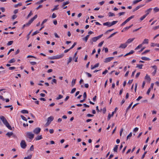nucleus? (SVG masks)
Returning a JSON list of instances; mask_svg holds the SVG:
<instances>
[{
	"instance_id": "obj_1",
	"label": "nucleus",
	"mask_w": 159,
	"mask_h": 159,
	"mask_svg": "<svg viewBox=\"0 0 159 159\" xmlns=\"http://www.w3.org/2000/svg\"><path fill=\"white\" fill-rule=\"evenodd\" d=\"M0 119L3 124L9 129H10V125L6 118L3 116H0Z\"/></svg>"
},
{
	"instance_id": "obj_2",
	"label": "nucleus",
	"mask_w": 159,
	"mask_h": 159,
	"mask_svg": "<svg viewBox=\"0 0 159 159\" xmlns=\"http://www.w3.org/2000/svg\"><path fill=\"white\" fill-rule=\"evenodd\" d=\"M64 56V54H62L59 55L54 56L51 57H49L48 59L49 60L57 59L62 57Z\"/></svg>"
},
{
	"instance_id": "obj_3",
	"label": "nucleus",
	"mask_w": 159,
	"mask_h": 159,
	"mask_svg": "<svg viewBox=\"0 0 159 159\" xmlns=\"http://www.w3.org/2000/svg\"><path fill=\"white\" fill-rule=\"evenodd\" d=\"M54 117L52 116H50L48 117L47 119V121L45 124V126L46 127L48 126L50 124L51 122L53 120Z\"/></svg>"
},
{
	"instance_id": "obj_4",
	"label": "nucleus",
	"mask_w": 159,
	"mask_h": 159,
	"mask_svg": "<svg viewBox=\"0 0 159 159\" xmlns=\"http://www.w3.org/2000/svg\"><path fill=\"white\" fill-rule=\"evenodd\" d=\"M26 136L30 139H32L34 137V134L32 132H27L26 133Z\"/></svg>"
},
{
	"instance_id": "obj_5",
	"label": "nucleus",
	"mask_w": 159,
	"mask_h": 159,
	"mask_svg": "<svg viewBox=\"0 0 159 159\" xmlns=\"http://www.w3.org/2000/svg\"><path fill=\"white\" fill-rule=\"evenodd\" d=\"M37 15H35L32 18H31L30 20L28 22V23H27L26 24V26H29L33 22L34 20L37 18Z\"/></svg>"
},
{
	"instance_id": "obj_6",
	"label": "nucleus",
	"mask_w": 159,
	"mask_h": 159,
	"mask_svg": "<svg viewBox=\"0 0 159 159\" xmlns=\"http://www.w3.org/2000/svg\"><path fill=\"white\" fill-rule=\"evenodd\" d=\"M20 145L21 148H25L27 146L26 143L24 140H22L20 143Z\"/></svg>"
},
{
	"instance_id": "obj_7",
	"label": "nucleus",
	"mask_w": 159,
	"mask_h": 159,
	"mask_svg": "<svg viewBox=\"0 0 159 159\" xmlns=\"http://www.w3.org/2000/svg\"><path fill=\"white\" fill-rule=\"evenodd\" d=\"M117 110V107H116L115 108V111L112 112V114L111 115L110 114H109L107 119L108 120H110V118L111 117H112L113 116L114 113L115 112H116V111Z\"/></svg>"
},
{
	"instance_id": "obj_8",
	"label": "nucleus",
	"mask_w": 159,
	"mask_h": 159,
	"mask_svg": "<svg viewBox=\"0 0 159 159\" xmlns=\"http://www.w3.org/2000/svg\"><path fill=\"white\" fill-rule=\"evenodd\" d=\"M41 129L37 127L33 130L34 133L36 134H38L40 131Z\"/></svg>"
},
{
	"instance_id": "obj_9",
	"label": "nucleus",
	"mask_w": 159,
	"mask_h": 159,
	"mask_svg": "<svg viewBox=\"0 0 159 159\" xmlns=\"http://www.w3.org/2000/svg\"><path fill=\"white\" fill-rule=\"evenodd\" d=\"M114 58L113 57L107 58L105 59L104 62L105 63L109 62L113 59Z\"/></svg>"
},
{
	"instance_id": "obj_10",
	"label": "nucleus",
	"mask_w": 159,
	"mask_h": 159,
	"mask_svg": "<svg viewBox=\"0 0 159 159\" xmlns=\"http://www.w3.org/2000/svg\"><path fill=\"white\" fill-rule=\"evenodd\" d=\"M127 44L125 42V43L123 44H121L119 48H123L124 49L126 48V47L127 46Z\"/></svg>"
},
{
	"instance_id": "obj_11",
	"label": "nucleus",
	"mask_w": 159,
	"mask_h": 159,
	"mask_svg": "<svg viewBox=\"0 0 159 159\" xmlns=\"http://www.w3.org/2000/svg\"><path fill=\"white\" fill-rule=\"evenodd\" d=\"M144 6V5H139L138 6H137L133 10V12H134L135 11L137 10H138L140 7H142Z\"/></svg>"
},
{
	"instance_id": "obj_12",
	"label": "nucleus",
	"mask_w": 159,
	"mask_h": 159,
	"mask_svg": "<svg viewBox=\"0 0 159 159\" xmlns=\"http://www.w3.org/2000/svg\"><path fill=\"white\" fill-rule=\"evenodd\" d=\"M47 21V19H45L42 22L41 25L42 26V27L40 28L39 29V30H41L44 27V26L43 25V24H44Z\"/></svg>"
},
{
	"instance_id": "obj_13",
	"label": "nucleus",
	"mask_w": 159,
	"mask_h": 159,
	"mask_svg": "<svg viewBox=\"0 0 159 159\" xmlns=\"http://www.w3.org/2000/svg\"><path fill=\"white\" fill-rule=\"evenodd\" d=\"M152 10V8H149V9H148V10H146L145 11V12L146 13V14H145L146 16H147L149 14V13Z\"/></svg>"
},
{
	"instance_id": "obj_14",
	"label": "nucleus",
	"mask_w": 159,
	"mask_h": 159,
	"mask_svg": "<svg viewBox=\"0 0 159 159\" xmlns=\"http://www.w3.org/2000/svg\"><path fill=\"white\" fill-rule=\"evenodd\" d=\"M134 39V38H133L132 39H129L127 40L126 43L128 44V43H129L131 42H132Z\"/></svg>"
},
{
	"instance_id": "obj_15",
	"label": "nucleus",
	"mask_w": 159,
	"mask_h": 159,
	"mask_svg": "<svg viewBox=\"0 0 159 159\" xmlns=\"http://www.w3.org/2000/svg\"><path fill=\"white\" fill-rule=\"evenodd\" d=\"M99 63H97L94 66H93L92 65L91 66V69H94L95 68L97 67L99 65Z\"/></svg>"
},
{
	"instance_id": "obj_16",
	"label": "nucleus",
	"mask_w": 159,
	"mask_h": 159,
	"mask_svg": "<svg viewBox=\"0 0 159 159\" xmlns=\"http://www.w3.org/2000/svg\"><path fill=\"white\" fill-rule=\"evenodd\" d=\"M145 79L146 80H147L149 81H150L151 80V79L150 76L148 74H146V76H145Z\"/></svg>"
},
{
	"instance_id": "obj_17",
	"label": "nucleus",
	"mask_w": 159,
	"mask_h": 159,
	"mask_svg": "<svg viewBox=\"0 0 159 159\" xmlns=\"http://www.w3.org/2000/svg\"><path fill=\"white\" fill-rule=\"evenodd\" d=\"M148 40L147 39H145L143 42L142 43V45L144 44H148Z\"/></svg>"
},
{
	"instance_id": "obj_18",
	"label": "nucleus",
	"mask_w": 159,
	"mask_h": 159,
	"mask_svg": "<svg viewBox=\"0 0 159 159\" xmlns=\"http://www.w3.org/2000/svg\"><path fill=\"white\" fill-rule=\"evenodd\" d=\"M104 25H107L109 27L111 26V22H106L103 23Z\"/></svg>"
},
{
	"instance_id": "obj_19",
	"label": "nucleus",
	"mask_w": 159,
	"mask_h": 159,
	"mask_svg": "<svg viewBox=\"0 0 159 159\" xmlns=\"http://www.w3.org/2000/svg\"><path fill=\"white\" fill-rule=\"evenodd\" d=\"M42 137L41 135H38L35 138V139L36 140H38L42 139Z\"/></svg>"
},
{
	"instance_id": "obj_20",
	"label": "nucleus",
	"mask_w": 159,
	"mask_h": 159,
	"mask_svg": "<svg viewBox=\"0 0 159 159\" xmlns=\"http://www.w3.org/2000/svg\"><path fill=\"white\" fill-rule=\"evenodd\" d=\"M134 52V51L133 50H131L130 52L126 53L124 55V57L128 56L129 55H130L131 54H133Z\"/></svg>"
},
{
	"instance_id": "obj_21",
	"label": "nucleus",
	"mask_w": 159,
	"mask_h": 159,
	"mask_svg": "<svg viewBox=\"0 0 159 159\" xmlns=\"http://www.w3.org/2000/svg\"><path fill=\"white\" fill-rule=\"evenodd\" d=\"M141 59L144 61H149L150 60L149 58L146 57H141Z\"/></svg>"
},
{
	"instance_id": "obj_22",
	"label": "nucleus",
	"mask_w": 159,
	"mask_h": 159,
	"mask_svg": "<svg viewBox=\"0 0 159 159\" xmlns=\"http://www.w3.org/2000/svg\"><path fill=\"white\" fill-rule=\"evenodd\" d=\"M151 46L152 47H154V46H157L159 47V44L152 43H151Z\"/></svg>"
},
{
	"instance_id": "obj_23",
	"label": "nucleus",
	"mask_w": 159,
	"mask_h": 159,
	"mask_svg": "<svg viewBox=\"0 0 159 159\" xmlns=\"http://www.w3.org/2000/svg\"><path fill=\"white\" fill-rule=\"evenodd\" d=\"M134 16H132L128 18L126 20V21L128 22L131 19L134 18Z\"/></svg>"
},
{
	"instance_id": "obj_24",
	"label": "nucleus",
	"mask_w": 159,
	"mask_h": 159,
	"mask_svg": "<svg viewBox=\"0 0 159 159\" xmlns=\"http://www.w3.org/2000/svg\"><path fill=\"white\" fill-rule=\"evenodd\" d=\"M134 16H132L128 18L126 20V21L128 22L131 19L134 18Z\"/></svg>"
},
{
	"instance_id": "obj_25",
	"label": "nucleus",
	"mask_w": 159,
	"mask_h": 159,
	"mask_svg": "<svg viewBox=\"0 0 159 159\" xmlns=\"http://www.w3.org/2000/svg\"><path fill=\"white\" fill-rule=\"evenodd\" d=\"M134 16H132L128 18L126 20V21L128 22L131 19L134 18Z\"/></svg>"
},
{
	"instance_id": "obj_26",
	"label": "nucleus",
	"mask_w": 159,
	"mask_h": 159,
	"mask_svg": "<svg viewBox=\"0 0 159 159\" xmlns=\"http://www.w3.org/2000/svg\"><path fill=\"white\" fill-rule=\"evenodd\" d=\"M118 145H116L115 146V147L113 149V151L115 152H117V150L118 148Z\"/></svg>"
},
{
	"instance_id": "obj_27",
	"label": "nucleus",
	"mask_w": 159,
	"mask_h": 159,
	"mask_svg": "<svg viewBox=\"0 0 159 159\" xmlns=\"http://www.w3.org/2000/svg\"><path fill=\"white\" fill-rule=\"evenodd\" d=\"M21 112L22 113H23V114H25V113L27 114L29 112L28 111L25 110H22L21 111Z\"/></svg>"
},
{
	"instance_id": "obj_28",
	"label": "nucleus",
	"mask_w": 159,
	"mask_h": 159,
	"mask_svg": "<svg viewBox=\"0 0 159 159\" xmlns=\"http://www.w3.org/2000/svg\"><path fill=\"white\" fill-rule=\"evenodd\" d=\"M69 3V2L68 1H67L66 2H64L63 3L62 7H63V6H65L66 5L68 4Z\"/></svg>"
},
{
	"instance_id": "obj_29",
	"label": "nucleus",
	"mask_w": 159,
	"mask_h": 159,
	"mask_svg": "<svg viewBox=\"0 0 159 159\" xmlns=\"http://www.w3.org/2000/svg\"><path fill=\"white\" fill-rule=\"evenodd\" d=\"M143 66V64H138L137 65L136 67L139 68V69H142Z\"/></svg>"
},
{
	"instance_id": "obj_30",
	"label": "nucleus",
	"mask_w": 159,
	"mask_h": 159,
	"mask_svg": "<svg viewBox=\"0 0 159 159\" xmlns=\"http://www.w3.org/2000/svg\"><path fill=\"white\" fill-rule=\"evenodd\" d=\"M76 82V79H73L71 82V85L72 86H73L75 84Z\"/></svg>"
},
{
	"instance_id": "obj_31",
	"label": "nucleus",
	"mask_w": 159,
	"mask_h": 159,
	"mask_svg": "<svg viewBox=\"0 0 159 159\" xmlns=\"http://www.w3.org/2000/svg\"><path fill=\"white\" fill-rule=\"evenodd\" d=\"M22 5V4L20 2L19 3L15 5L14 7H18V6H20Z\"/></svg>"
},
{
	"instance_id": "obj_32",
	"label": "nucleus",
	"mask_w": 159,
	"mask_h": 159,
	"mask_svg": "<svg viewBox=\"0 0 159 159\" xmlns=\"http://www.w3.org/2000/svg\"><path fill=\"white\" fill-rule=\"evenodd\" d=\"M32 155L30 154L27 157H25L24 159H30L32 158Z\"/></svg>"
},
{
	"instance_id": "obj_33",
	"label": "nucleus",
	"mask_w": 159,
	"mask_h": 159,
	"mask_svg": "<svg viewBox=\"0 0 159 159\" xmlns=\"http://www.w3.org/2000/svg\"><path fill=\"white\" fill-rule=\"evenodd\" d=\"M153 10L155 12H157L159 11V8H158L157 7H155L153 9Z\"/></svg>"
},
{
	"instance_id": "obj_34",
	"label": "nucleus",
	"mask_w": 159,
	"mask_h": 159,
	"mask_svg": "<svg viewBox=\"0 0 159 159\" xmlns=\"http://www.w3.org/2000/svg\"><path fill=\"white\" fill-rule=\"evenodd\" d=\"M21 116V119L23 120H25L26 121H27V119H26V118L24 116H23V115H21L20 116Z\"/></svg>"
},
{
	"instance_id": "obj_35",
	"label": "nucleus",
	"mask_w": 159,
	"mask_h": 159,
	"mask_svg": "<svg viewBox=\"0 0 159 159\" xmlns=\"http://www.w3.org/2000/svg\"><path fill=\"white\" fill-rule=\"evenodd\" d=\"M63 96L61 95H59L58 97L57 98H56V100H58L59 99H60L62 98H63Z\"/></svg>"
},
{
	"instance_id": "obj_36",
	"label": "nucleus",
	"mask_w": 159,
	"mask_h": 159,
	"mask_svg": "<svg viewBox=\"0 0 159 159\" xmlns=\"http://www.w3.org/2000/svg\"><path fill=\"white\" fill-rule=\"evenodd\" d=\"M132 133L131 132L129 133V134L127 136V140H128L129 139H130V138L132 136Z\"/></svg>"
},
{
	"instance_id": "obj_37",
	"label": "nucleus",
	"mask_w": 159,
	"mask_h": 159,
	"mask_svg": "<svg viewBox=\"0 0 159 159\" xmlns=\"http://www.w3.org/2000/svg\"><path fill=\"white\" fill-rule=\"evenodd\" d=\"M58 6L59 5H57L56 6H55V7L52 10V11H53L55 10H58Z\"/></svg>"
},
{
	"instance_id": "obj_38",
	"label": "nucleus",
	"mask_w": 159,
	"mask_h": 159,
	"mask_svg": "<svg viewBox=\"0 0 159 159\" xmlns=\"http://www.w3.org/2000/svg\"><path fill=\"white\" fill-rule=\"evenodd\" d=\"M117 32H115L113 34H111L108 38V39H110V38L112 37H113L114 35H115Z\"/></svg>"
},
{
	"instance_id": "obj_39",
	"label": "nucleus",
	"mask_w": 159,
	"mask_h": 159,
	"mask_svg": "<svg viewBox=\"0 0 159 159\" xmlns=\"http://www.w3.org/2000/svg\"><path fill=\"white\" fill-rule=\"evenodd\" d=\"M108 15H109V16H115V15L113 13H112L111 12H110L108 13Z\"/></svg>"
},
{
	"instance_id": "obj_40",
	"label": "nucleus",
	"mask_w": 159,
	"mask_h": 159,
	"mask_svg": "<svg viewBox=\"0 0 159 159\" xmlns=\"http://www.w3.org/2000/svg\"><path fill=\"white\" fill-rule=\"evenodd\" d=\"M33 13H32V11H31L29 14L28 15L27 17V18L28 19L31 16H32L33 15Z\"/></svg>"
},
{
	"instance_id": "obj_41",
	"label": "nucleus",
	"mask_w": 159,
	"mask_h": 159,
	"mask_svg": "<svg viewBox=\"0 0 159 159\" xmlns=\"http://www.w3.org/2000/svg\"><path fill=\"white\" fill-rule=\"evenodd\" d=\"M118 22V21H114L111 23V26L114 25Z\"/></svg>"
},
{
	"instance_id": "obj_42",
	"label": "nucleus",
	"mask_w": 159,
	"mask_h": 159,
	"mask_svg": "<svg viewBox=\"0 0 159 159\" xmlns=\"http://www.w3.org/2000/svg\"><path fill=\"white\" fill-rule=\"evenodd\" d=\"M143 46V45L141 43L140 44H139V45H138L135 49V50H136V49H137L141 47H142V46Z\"/></svg>"
},
{
	"instance_id": "obj_43",
	"label": "nucleus",
	"mask_w": 159,
	"mask_h": 159,
	"mask_svg": "<svg viewBox=\"0 0 159 159\" xmlns=\"http://www.w3.org/2000/svg\"><path fill=\"white\" fill-rule=\"evenodd\" d=\"M98 40V39L96 37H93L92 39V40L93 42H96Z\"/></svg>"
},
{
	"instance_id": "obj_44",
	"label": "nucleus",
	"mask_w": 159,
	"mask_h": 159,
	"mask_svg": "<svg viewBox=\"0 0 159 159\" xmlns=\"http://www.w3.org/2000/svg\"><path fill=\"white\" fill-rule=\"evenodd\" d=\"M146 16L145 15H144L143 16L141 17L140 18V20L142 21L146 17Z\"/></svg>"
},
{
	"instance_id": "obj_45",
	"label": "nucleus",
	"mask_w": 159,
	"mask_h": 159,
	"mask_svg": "<svg viewBox=\"0 0 159 159\" xmlns=\"http://www.w3.org/2000/svg\"><path fill=\"white\" fill-rule=\"evenodd\" d=\"M139 2V0H135L133 2V4H135Z\"/></svg>"
},
{
	"instance_id": "obj_46",
	"label": "nucleus",
	"mask_w": 159,
	"mask_h": 159,
	"mask_svg": "<svg viewBox=\"0 0 159 159\" xmlns=\"http://www.w3.org/2000/svg\"><path fill=\"white\" fill-rule=\"evenodd\" d=\"M39 33V31H35L33 33V34H32V36H33L34 35L36 34H37Z\"/></svg>"
},
{
	"instance_id": "obj_47",
	"label": "nucleus",
	"mask_w": 159,
	"mask_h": 159,
	"mask_svg": "<svg viewBox=\"0 0 159 159\" xmlns=\"http://www.w3.org/2000/svg\"><path fill=\"white\" fill-rule=\"evenodd\" d=\"M133 104V102H132L129 105V106H128V108H127V109H126V111H127L130 108H131V106L132 105V104Z\"/></svg>"
},
{
	"instance_id": "obj_48",
	"label": "nucleus",
	"mask_w": 159,
	"mask_h": 159,
	"mask_svg": "<svg viewBox=\"0 0 159 159\" xmlns=\"http://www.w3.org/2000/svg\"><path fill=\"white\" fill-rule=\"evenodd\" d=\"M72 60V57H69V58L68 61V62L67 63V64H69V63H70L71 61Z\"/></svg>"
},
{
	"instance_id": "obj_49",
	"label": "nucleus",
	"mask_w": 159,
	"mask_h": 159,
	"mask_svg": "<svg viewBox=\"0 0 159 159\" xmlns=\"http://www.w3.org/2000/svg\"><path fill=\"white\" fill-rule=\"evenodd\" d=\"M149 51H150V50H146L145 51H144V52H143L142 53V54H146V53L149 52Z\"/></svg>"
},
{
	"instance_id": "obj_50",
	"label": "nucleus",
	"mask_w": 159,
	"mask_h": 159,
	"mask_svg": "<svg viewBox=\"0 0 159 159\" xmlns=\"http://www.w3.org/2000/svg\"><path fill=\"white\" fill-rule=\"evenodd\" d=\"M53 83L57 84V80L55 79H53L52 80V82L51 83L52 84H53Z\"/></svg>"
},
{
	"instance_id": "obj_51",
	"label": "nucleus",
	"mask_w": 159,
	"mask_h": 159,
	"mask_svg": "<svg viewBox=\"0 0 159 159\" xmlns=\"http://www.w3.org/2000/svg\"><path fill=\"white\" fill-rule=\"evenodd\" d=\"M76 88H73V89L71 91V93H73L74 92H75V91H76Z\"/></svg>"
},
{
	"instance_id": "obj_52",
	"label": "nucleus",
	"mask_w": 159,
	"mask_h": 159,
	"mask_svg": "<svg viewBox=\"0 0 159 159\" xmlns=\"http://www.w3.org/2000/svg\"><path fill=\"white\" fill-rule=\"evenodd\" d=\"M104 43V41L101 42L100 43H99L98 46L99 47H101Z\"/></svg>"
},
{
	"instance_id": "obj_53",
	"label": "nucleus",
	"mask_w": 159,
	"mask_h": 159,
	"mask_svg": "<svg viewBox=\"0 0 159 159\" xmlns=\"http://www.w3.org/2000/svg\"><path fill=\"white\" fill-rule=\"evenodd\" d=\"M83 97L84 98L86 99L87 97L86 93V92H84L83 94Z\"/></svg>"
},
{
	"instance_id": "obj_54",
	"label": "nucleus",
	"mask_w": 159,
	"mask_h": 159,
	"mask_svg": "<svg viewBox=\"0 0 159 159\" xmlns=\"http://www.w3.org/2000/svg\"><path fill=\"white\" fill-rule=\"evenodd\" d=\"M76 44V43L75 42L73 44L71 47L70 48V49H72V48H73Z\"/></svg>"
},
{
	"instance_id": "obj_55",
	"label": "nucleus",
	"mask_w": 159,
	"mask_h": 159,
	"mask_svg": "<svg viewBox=\"0 0 159 159\" xmlns=\"http://www.w3.org/2000/svg\"><path fill=\"white\" fill-rule=\"evenodd\" d=\"M27 58H30V57H31V58H36V57L34 56H32V55H28L27 56Z\"/></svg>"
},
{
	"instance_id": "obj_56",
	"label": "nucleus",
	"mask_w": 159,
	"mask_h": 159,
	"mask_svg": "<svg viewBox=\"0 0 159 159\" xmlns=\"http://www.w3.org/2000/svg\"><path fill=\"white\" fill-rule=\"evenodd\" d=\"M30 63L31 65H34L36 64V62L34 61H32L30 62Z\"/></svg>"
},
{
	"instance_id": "obj_57",
	"label": "nucleus",
	"mask_w": 159,
	"mask_h": 159,
	"mask_svg": "<svg viewBox=\"0 0 159 159\" xmlns=\"http://www.w3.org/2000/svg\"><path fill=\"white\" fill-rule=\"evenodd\" d=\"M16 61V60L14 58L12 59H11V63L14 62Z\"/></svg>"
},
{
	"instance_id": "obj_58",
	"label": "nucleus",
	"mask_w": 159,
	"mask_h": 159,
	"mask_svg": "<svg viewBox=\"0 0 159 159\" xmlns=\"http://www.w3.org/2000/svg\"><path fill=\"white\" fill-rule=\"evenodd\" d=\"M125 13V12H120L119 13L118 15H119V16H121L124 15Z\"/></svg>"
},
{
	"instance_id": "obj_59",
	"label": "nucleus",
	"mask_w": 159,
	"mask_h": 159,
	"mask_svg": "<svg viewBox=\"0 0 159 159\" xmlns=\"http://www.w3.org/2000/svg\"><path fill=\"white\" fill-rule=\"evenodd\" d=\"M88 38H87L86 37H85L83 38V40L84 41L86 42H87V40H88Z\"/></svg>"
},
{
	"instance_id": "obj_60",
	"label": "nucleus",
	"mask_w": 159,
	"mask_h": 159,
	"mask_svg": "<svg viewBox=\"0 0 159 159\" xmlns=\"http://www.w3.org/2000/svg\"><path fill=\"white\" fill-rule=\"evenodd\" d=\"M159 29V25H158V26H156L155 27H154L153 29L154 30H157V29Z\"/></svg>"
},
{
	"instance_id": "obj_61",
	"label": "nucleus",
	"mask_w": 159,
	"mask_h": 159,
	"mask_svg": "<svg viewBox=\"0 0 159 159\" xmlns=\"http://www.w3.org/2000/svg\"><path fill=\"white\" fill-rule=\"evenodd\" d=\"M127 23V22L126 21V20H125L124 22L121 25V26H123V25H125Z\"/></svg>"
},
{
	"instance_id": "obj_62",
	"label": "nucleus",
	"mask_w": 159,
	"mask_h": 159,
	"mask_svg": "<svg viewBox=\"0 0 159 159\" xmlns=\"http://www.w3.org/2000/svg\"><path fill=\"white\" fill-rule=\"evenodd\" d=\"M151 67L153 68L155 70H157V67L156 66H151Z\"/></svg>"
},
{
	"instance_id": "obj_63",
	"label": "nucleus",
	"mask_w": 159,
	"mask_h": 159,
	"mask_svg": "<svg viewBox=\"0 0 159 159\" xmlns=\"http://www.w3.org/2000/svg\"><path fill=\"white\" fill-rule=\"evenodd\" d=\"M86 74H87L88 75V76L89 77H91L92 76L88 72H86Z\"/></svg>"
},
{
	"instance_id": "obj_64",
	"label": "nucleus",
	"mask_w": 159,
	"mask_h": 159,
	"mask_svg": "<svg viewBox=\"0 0 159 159\" xmlns=\"http://www.w3.org/2000/svg\"><path fill=\"white\" fill-rule=\"evenodd\" d=\"M54 130L52 129H49V132L50 134H52L54 132Z\"/></svg>"
}]
</instances>
